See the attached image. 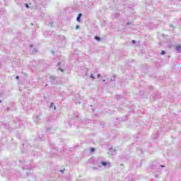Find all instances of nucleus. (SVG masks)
Wrapping results in <instances>:
<instances>
[{
  "label": "nucleus",
  "mask_w": 181,
  "mask_h": 181,
  "mask_svg": "<svg viewBox=\"0 0 181 181\" xmlns=\"http://www.w3.org/2000/svg\"><path fill=\"white\" fill-rule=\"evenodd\" d=\"M176 49L177 50V52L181 53V46L180 45L177 46L176 47Z\"/></svg>",
  "instance_id": "obj_1"
},
{
  "label": "nucleus",
  "mask_w": 181,
  "mask_h": 181,
  "mask_svg": "<svg viewBox=\"0 0 181 181\" xmlns=\"http://www.w3.org/2000/svg\"><path fill=\"white\" fill-rule=\"evenodd\" d=\"M95 40H98V42H100V41L101 40V38H100V37H98V36H95Z\"/></svg>",
  "instance_id": "obj_2"
},
{
  "label": "nucleus",
  "mask_w": 181,
  "mask_h": 181,
  "mask_svg": "<svg viewBox=\"0 0 181 181\" xmlns=\"http://www.w3.org/2000/svg\"><path fill=\"white\" fill-rule=\"evenodd\" d=\"M101 165H103V166H107V163L102 161Z\"/></svg>",
  "instance_id": "obj_3"
},
{
  "label": "nucleus",
  "mask_w": 181,
  "mask_h": 181,
  "mask_svg": "<svg viewBox=\"0 0 181 181\" xmlns=\"http://www.w3.org/2000/svg\"><path fill=\"white\" fill-rule=\"evenodd\" d=\"M94 151H95V149L93 147L90 148V152H94Z\"/></svg>",
  "instance_id": "obj_4"
},
{
  "label": "nucleus",
  "mask_w": 181,
  "mask_h": 181,
  "mask_svg": "<svg viewBox=\"0 0 181 181\" xmlns=\"http://www.w3.org/2000/svg\"><path fill=\"white\" fill-rule=\"evenodd\" d=\"M165 51H164V50H162V51H161V55L165 54Z\"/></svg>",
  "instance_id": "obj_5"
},
{
  "label": "nucleus",
  "mask_w": 181,
  "mask_h": 181,
  "mask_svg": "<svg viewBox=\"0 0 181 181\" xmlns=\"http://www.w3.org/2000/svg\"><path fill=\"white\" fill-rule=\"evenodd\" d=\"M76 21L77 22H80V17H77Z\"/></svg>",
  "instance_id": "obj_6"
},
{
  "label": "nucleus",
  "mask_w": 181,
  "mask_h": 181,
  "mask_svg": "<svg viewBox=\"0 0 181 181\" xmlns=\"http://www.w3.org/2000/svg\"><path fill=\"white\" fill-rule=\"evenodd\" d=\"M82 15H83L82 13H79L78 17L81 18Z\"/></svg>",
  "instance_id": "obj_7"
},
{
  "label": "nucleus",
  "mask_w": 181,
  "mask_h": 181,
  "mask_svg": "<svg viewBox=\"0 0 181 181\" xmlns=\"http://www.w3.org/2000/svg\"><path fill=\"white\" fill-rule=\"evenodd\" d=\"M90 78H94V75L93 74L90 75Z\"/></svg>",
  "instance_id": "obj_8"
},
{
  "label": "nucleus",
  "mask_w": 181,
  "mask_h": 181,
  "mask_svg": "<svg viewBox=\"0 0 181 181\" xmlns=\"http://www.w3.org/2000/svg\"><path fill=\"white\" fill-rule=\"evenodd\" d=\"M25 7L29 8V5H28V4H25Z\"/></svg>",
  "instance_id": "obj_9"
},
{
  "label": "nucleus",
  "mask_w": 181,
  "mask_h": 181,
  "mask_svg": "<svg viewBox=\"0 0 181 181\" xmlns=\"http://www.w3.org/2000/svg\"><path fill=\"white\" fill-rule=\"evenodd\" d=\"M16 78L17 80H18V79H19V76H16Z\"/></svg>",
  "instance_id": "obj_10"
},
{
  "label": "nucleus",
  "mask_w": 181,
  "mask_h": 181,
  "mask_svg": "<svg viewBox=\"0 0 181 181\" xmlns=\"http://www.w3.org/2000/svg\"><path fill=\"white\" fill-rule=\"evenodd\" d=\"M132 43H135V40H132Z\"/></svg>",
  "instance_id": "obj_11"
},
{
  "label": "nucleus",
  "mask_w": 181,
  "mask_h": 181,
  "mask_svg": "<svg viewBox=\"0 0 181 181\" xmlns=\"http://www.w3.org/2000/svg\"><path fill=\"white\" fill-rule=\"evenodd\" d=\"M53 105H54V104H53V103H52V104H51V107H53Z\"/></svg>",
  "instance_id": "obj_12"
},
{
  "label": "nucleus",
  "mask_w": 181,
  "mask_h": 181,
  "mask_svg": "<svg viewBox=\"0 0 181 181\" xmlns=\"http://www.w3.org/2000/svg\"><path fill=\"white\" fill-rule=\"evenodd\" d=\"M76 29H78V25H76Z\"/></svg>",
  "instance_id": "obj_13"
},
{
  "label": "nucleus",
  "mask_w": 181,
  "mask_h": 181,
  "mask_svg": "<svg viewBox=\"0 0 181 181\" xmlns=\"http://www.w3.org/2000/svg\"><path fill=\"white\" fill-rule=\"evenodd\" d=\"M54 110H56V107H54Z\"/></svg>",
  "instance_id": "obj_14"
}]
</instances>
